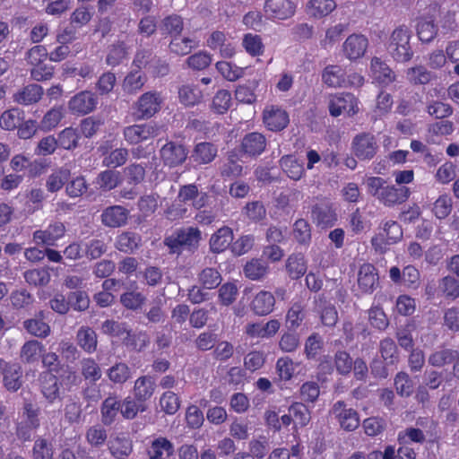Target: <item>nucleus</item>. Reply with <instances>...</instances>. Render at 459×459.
Returning <instances> with one entry per match:
<instances>
[{
    "label": "nucleus",
    "mask_w": 459,
    "mask_h": 459,
    "mask_svg": "<svg viewBox=\"0 0 459 459\" xmlns=\"http://www.w3.org/2000/svg\"><path fill=\"white\" fill-rule=\"evenodd\" d=\"M108 379L115 385H123L131 377V369L125 362H117L107 370Z\"/></svg>",
    "instance_id": "47"
},
{
    "label": "nucleus",
    "mask_w": 459,
    "mask_h": 459,
    "mask_svg": "<svg viewBox=\"0 0 459 459\" xmlns=\"http://www.w3.org/2000/svg\"><path fill=\"white\" fill-rule=\"evenodd\" d=\"M351 152L361 161L372 160L379 150L377 138L369 132L356 134L351 141Z\"/></svg>",
    "instance_id": "4"
},
{
    "label": "nucleus",
    "mask_w": 459,
    "mask_h": 459,
    "mask_svg": "<svg viewBox=\"0 0 459 459\" xmlns=\"http://www.w3.org/2000/svg\"><path fill=\"white\" fill-rule=\"evenodd\" d=\"M266 145L267 141L263 134L252 132L242 138L240 152L248 157H256L265 151Z\"/></svg>",
    "instance_id": "12"
},
{
    "label": "nucleus",
    "mask_w": 459,
    "mask_h": 459,
    "mask_svg": "<svg viewBox=\"0 0 459 459\" xmlns=\"http://www.w3.org/2000/svg\"><path fill=\"white\" fill-rule=\"evenodd\" d=\"M201 238V231L198 228H182L176 230L171 235L166 237L164 245L169 248L170 254L180 255L184 250H195Z\"/></svg>",
    "instance_id": "2"
},
{
    "label": "nucleus",
    "mask_w": 459,
    "mask_h": 459,
    "mask_svg": "<svg viewBox=\"0 0 459 459\" xmlns=\"http://www.w3.org/2000/svg\"><path fill=\"white\" fill-rule=\"evenodd\" d=\"M184 23L181 16L171 14L166 16L160 22L159 29L163 35L178 36L183 30Z\"/></svg>",
    "instance_id": "44"
},
{
    "label": "nucleus",
    "mask_w": 459,
    "mask_h": 459,
    "mask_svg": "<svg viewBox=\"0 0 459 459\" xmlns=\"http://www.w3.org/2000/svg\"><path fill=\"white\" fill-rule=\"evenodd\" d=\"M244 274L247 278L258 281L264 278L268 273V265L260 259H252L244 266Z\"/></svg>",
    "instance_id": "50"
},
{
    "label": "nucleus",
    "mask_w": 459,
    "mask_h": 459,
    "mask_svg": "<svg viewBox=\"0 0 459 459\" xmlns=\"http://www.w3.org/2000/svg\"><path fill=\"white\" fill-rule=\"evenodd\" d=\"M129 212L121 205L107 207L101 213V222L109 228H118L127 221Z\"/></svg>",
    "instance_id": "22"
},
{
    "label": "nucleus",
    "mask_w": 459,
    "mask_h": 459,
    "mask_svg": "<svg viewBox=\"0 0 459 459\" xmlns=\"http://www.w3.org/2000/svg\"><path fill=\"white\" fill-rule=\"evenodd\" d=\"M263 119L265 126L271 131H281L289 124V115L278 107L271 106L264 109Z\"/></svg>",
    "instance_id": "16"
},
{
    "label": "nucleus",
    "mask_w": 459,
    "mask_h": 459,
    "mask_svg": "<svg viewBox=\"0 0 459 459\" xmlns=\"http://www.w3.org/2000/svg\"><path fill=\"white\" fill-rule=\"evenodd\" d=\"M307 8L310 15L322 18L331 13L336 8V4L333 0H310Z\"/></svg>",
    "instance_id": "52"
},
{
    "label": "nucleus",
    "mask_w": 459,
    "mask_h": 459,
    "mask_svg": "<svg viewBox=\"0 0 459 459\" xmlns=\"http://www.w3.org/2000/svg\"><path fill=\"white\" fill-rule=\"evenodd\" d=\"M76 342L88 354L97 351L98 335L90 326H82L76 333Z\"/></svg>",
    "instance_id": "31"
},
{
    "label": "nucleus",
    "mask_w": 459,
    "mask_h": 459,
    "mask_svg": "<svg viewBox=\"0 0 459 459\" xmlns=\"http://www.w3.org/2000/svg\"><path fill=\"white\" fill-rule=\"evenodd\" d=\"M329 112L332 117L345 114L352 117L359 111L358 99L351 93H338L329 97Z\"/></svg>",
    "instance_id": "6"
},
{
    "label": "nucleus",
    "mask_w": 459,
    "mask_h": 459,
    "mask_svg": "<svg viewBox=\"0 0 459 459\" xmlns=\"http://www.w3.org/2000/svg\"><path fill=\"white\" fill-rule=\"evenodd\" d=\"M120 182L119 172L116 170L108 169L99 174L97 178V184L100 188L105 191H109L117 186Z\"/></svg>",
    "instance_id": "64"
},
{
    "label": "nucleus",
    "mask_w": 459,
    "mask_h": 459,
    "mask_svg": "<svg viewBox=\"0 0 459 459\" xmlns=\"http://www.w3.org/2000/svg\"><path fill=\"white\" fill-rule=\"evenodd\" d=\"M367 188L368 193L385 207L400 205L411 195L409 187L388 185L386 180L380 177L368 178Z\"/></svg>",
    "instance_id": "1"
},
{
    "label": "nucleus",
    "mask_w": 459,
    "mask_h": 459,
    "mask_svg": "<svg viewBox=\"0 0 459 459\" xmlns=\"http://www.w3.org/2000/svg\"><path fill=\"white\" fill-rule=\"evenodd\" d=\"M218 148L209 142H201L195 145L190 159L197 165L211 163L217 156Z\"/></svg>",
    "instance_id": "23"
},
{
    "label": "nucleus",
    "mask_w": 459,
    "mask_h": 459,
    "mask_svg": "<svg viewBox=\"0 0 459 459\" xmlns=\"http://www.w3.org/2000/svg\"><path fill=\"white\" fill-rule=\"evenodd\" d=\"M65 227L61 221L50 223L46 230H39L33 233V240L37 244L54 246L56 242L64 237Z\"/></svg>",
    "instance_id": "13"
},
{
    "label": "nucleus",
    "mask_w": 459,
    "mask_h": 459,
    "mask_svg": "<svg viewBox=\"0 0 459 459\" xmlns=\"http://www.w3.org/2000/svg\"><path fill=\"white\" fill-rule=\"evenodd\" d=\"M203 97V91L198 85L184 84L178 88V100L186 107L198 105Z\"/></svg>",
    "instance_id": "35"
},
{
    "label": "nucleus",
    "mask_w": 459,
    "mask_h": 459,
    "mask_svg": "<svg viewBox=\"0 0 459 459\" xmlns=\"http://www.w3.org/2000/svg\"><path fill=\"white\" fill-rule=\"evenodd\" d=\"M24 112L19 108L4 111L0 117V126L4 130H13L23 121Z\"/></svg>",
    "instance_id": "51"
},
{
    "label": "nucleus",
    "mask_w": 459,
    "mask_h": 459,
    "mask_svg": "<svg viewBox=\"0 0 459 459\" xmlns=\"http://www.w3.org/2000/svg\"><path fill=\"white\" fill-rule=\"evenodd\" d=\"M280 166L286 175L293 180H299L305 171L303 162L299 161L293 155L282 156L280 160Z\"/></svg>",
    "instance_id": "40"
},
{
    "label": "nucleus",
    "mask_w": 459,
    "mask_h": 459,
    "mask_svg": "<svg viewBox=\"0 0 459 459\" xmlns=\"http://www.w3.org/2000/svg\"><path fill=\"white\" fill-rule=\"evenodd\" d=\"M216 69L229 82H235L244 75V68L228 61L217 62Z\"/></svg>",
    "instance_id": "54"
},
{
    "label": "nucleus",
    "mask_w": 459,
    "mask_h": 459,
    "mask_svg": "<svg viewBox=\"0 0 459 459\" xmlns=\"http://www.w3.org/2000/svg\"><path fill=\"white\" fill-rule=\"evenodd\" d=\"M281 326L277 319L266 323H250L245 326V333L250 338H271L276 334Z\"/></svg>",
    "instance_id": "18"
},
{
    "label": "nucleus",
    "mask_w": 459,
    "mask_h": 459,
    "mask_svg": "<svg viewBox=\"0 0 459 459\" xmlns=\"http://www.w3.org/2000/svg\"><path fill=\"white\" fill-rule=\"evenodd\" d=\"M307 316L305 301L299 298L291 302L286 314V325L289 329L299 328Z\"/></svg>",
    "instance_id": "26"
},
{
    "label": "nucleus",
    "mask_w": 459,
    "mask_h": 459,
    "mask_svg": "<svg viewBox=\"0 0 459 459\" xmlns=\"http://www.w3.org/2000/svg\"><path fill=\"white\" fill-rule=\"evenodd\" d=\"M64 117L62 107H54L48 110L40 121L39 127L43 131H50L55 128Z\"/></svg>",
    "instance_id": "62"
},
{
    "label": "nucleus",
    "mask_w": 459,
    "mask_h": 459,
    "mask_svg": "<svg viewBox=\"0 0 459 459\" xmlns=\"http://www.w3.org/2000/svg\"><path fill=\"white\" fill-rule=\"evenodd\" d=\"M44 93L43 88L35 83L28 84L18 90L13 96V101L23 106L37 103Z\"/></svg>",
    "instance_id": "25"
},
{
    "label": "nucleus",
    "mask_w": 459,
    "mask_h": 459,
    "mask_svg": "<svg viewBox=\"0 0 459 459\" xmlns=\"http://www.w3.org/2000/svg\"><path fill=\"white\" fill-rule=\"evenodd\" d=\"M220 175L223 179H233L240 177L243 166L239 162L238 153L235 151L227 152L219 168Z\"/></svg>",
    "instance_id": "21"
},
{
    "label": "nucleus",
    "mask_w": 459,
    "mask_h": 459,
    "mask_svg": "<svg viewBox=\"0 0 459 459\" xmlns=\"http://www.w3.org/2000/svg\"><path fill=\"white\" fill-rule=\"evenodd\" d=\"M156 384L150 376H142L134 381V397L140 403H144L152 398L155 392Z\"/></svg>",
    "instance_id": "27"
},
{
    "label": "nucleus",
    "mask_w": 459,
    "mask_h": 459,
    "mask_svg": "<svg viewBox=\"0 0 459 459\" xmlns=\"http://www.w3.org/2000/svg\"><path fill=\"white\" fill-rule=\"evenodd\" d=\"M23 327L30 334L42 339L47 338L51 331L49 325L44 321L42 311L36 317L25 320Z\"/></svg>",
    "instance_id": "36"
},
{
    "label": "nucleus",
    "mask_w": 459,
    "mask_h": 459,
    "mask_svg": "<svg viewBox=\"0 0 459 459\" xmlns=\"http://www.w3.org/2000/svg\"><path fill=\"white\" fill-rule=\"evenodd\" d=\"M39 386L43 397L53 403L60 399V383L56 375L51 372H42L39 375Z\"/></svg>",
    "instance_id": "15"
},
{
    "label": "nucleus",
    "mask_w": 459,
    "mask_h": 459,
    "mask_svg": "<svg viewBox=\"0 0 459 459\" xmlns=\"http://www.w3.org/2000/svg\"><path fill=\"white\" fill-rule=\"evenodd\" d=\"M233 240L232 230L229 227H221L210 238V248L213 253H221L226 250Z\"/></svg>",
    "instance_id": "33"
},
{
    "label": "nucleus",
    "mask_w": 459,
    "mask_h": 459,
    "mask_svg": "<svg viewBox=\"0 0 459 459\" xmlns=\"http://www.w3.org/2000/svg\"><path fill=\"white\" fill-rule=\"evenodd\" d=\"M45 351L44 345L37 340H30L22 346L20 359L23 363L33 364L41 358Z\"/></svg>",
    "instance_id": "34"
},
{
    "label": "nucleus",
    "mask_w": 459,
    "mask_h": 459,
    "mask_svg": "<svg viewBox=\"0 0 459 459\" xmlns=\"http://www.w3.org/2000/svg\"><path fill=\"white\" fill-rule=\"evenodd\" d=\"M417 35L421 42L429 43L437 35V26L433 20L421 18L417 23Z\"/></svg>",
    "instance_id": "48"
},
{
    "label": "nucleus",
    "mask_w": 459,
    "mask_h": 459,
    "mask_svg": "<svg viewBox=\"0 0 459 459\" xmlns=\"http://www.w3.org/2000/svg\"><path fill=\"white\" fill-rule=\"evenodd\" d=\"M146 76L139 70L131 71L124 79L123 90L127 94H136L145 84Z\"/></svg>",
    "instance_id": "46"
},
{
    "label": "nucleus",
    "mask_w": 459,
    "mask_h": 459,
    "mask_svg": "<svg viewBox=\"0 0 459 459\" xmlns=\"http://www.w3.org/2000/svg\"><path fill=\"white\" fill-rule=\"evenodd\" d=\"M197 47L198 42L195 39L190 38L180 39L178 36L174 37L169 44L170 51L180 56L189 54L193 48Z\"/></svg>",
    "instance_id": "59"
},
{
    "label": "nucleus",
    "mask_w": 459,
    "mask_h": 459,
    "mask_svg": "<svg viewBox=\"0 0 459 459\" xmlns=\"http://www.w3.org/2000/svg\"><path fill=\"white\" fill-rule=\"evenodd\" d=\"M129 48L124 40H117L108 47L105 62L109 66L120 65L128 56Z\"/></svg>",
    "instance_id": "37"
},
{
    "label": "nucleus",
    "mask_w": 459,
    "mask_h": 459,
    "mask_svg": "<svg viewBox=\"0 0 459 459\" xmlns=\"http://www.w3.org/2000/svg\"><path fill=\"white\" fill-rule=\"evenodd\" d=\"M99 104L96 93L91 91H82L68 101V108L72 114L84 116L93 112Z\"/></svg>",
    "instance_id": "8"
},
{
    "label": "nucleus",
    "mask_w": 459,
    "mask_h": 459,
    "mask_svg": "<svg viewBox=\"0 0 459 459\" xmlns=\"http://www.w3.org/2000/svg\"><path fill=\"white\" fill-rule=\"evenodd\" d=\"M160 132V126L157 123L151 121L126 126L123 130V135L129 144H138L156 137Z\"/></svg>",
    "instance_id": "5"
},
{
    "label": "nucleus",
    "mask_w": 459,
    "mask_h": 459,
    "mask_svg": "<svg viewBox=\"0 0 459 459\" xmlns=\"http://www.w3.org/2000/svg\"><path fill=\"white\" fill-rule=\"evenodd\" d=\"M140 236L134 232H124L118 236L117 248L124 253H132L138 247Z\"/></svg>",
    "instance_id": "60"
},
{
    "label": "nucleus",
    "mask_w": 459,
    "mask_h": 459,
    "mask_svg": "<svg viewBox=\"0 0 459 459\" xmlns=\"http://www.w3.org/2000/svg\"><path fill=\"white\" fill-rule=\"evenodd\" d=\"M371 77L382 86H387L395 81L394 72L381 58L374 56L370 63Z\"/></svg>",
    "instance_id": "19"
},
{
    "label": "nucleus",
    "mask_w": 459,
    "mask_h": 459,
    "mask_svg": "<svg viewBox=\"0 0 459 459\" xmlns=\"http://www.w3.org/2000/svg\"><path fill=\"white\" fill-rule=\"evenodd\" d=\"M289 412L292 415L295 427H306L311 420L310 411L302 403H293L289 408Z\"/></svg>",
    "instance_id": "53"
},
{
    "label": "nucleus",
    "mask_w": 459,
    "mask_h": 459,
    "mask_svg": "<svg viewBox=\"0 0 459 459\" xmlns=\"http://www.w3.org/2000/svg\"><path fill=\"white\" fill-rule=\"evenodd\" d=\"M307 268L305 256L300 253L290 255L286 261L287 273L293 280L302 277L306 273Z\"/></svg>",
    "instance_id": "41"
},
{
    "label": "nucleus",
    "mask_w": 459,
    "mask_h": 459,
    "mask_svg": "<svg viewBox=\"0 0 459 459\" xmlns=\"http://www.w3.org/2000/svg\"><path fill=\"white\" fill-rule=\"evenodd\" d=\"M322 80L329 87H345L346 73L344 69L337 65H327L322 73Z\"/></svg>",
    "instance_id": "32"
},
{
    "label": "nucleus",
    "mask_w": 459,
    "mask_h": 459,
    "mask_svg": "<svg viewBox=\"0 0 459 459\" xmlns=\"http://www.w3.org/2000/svg\"><path fill=\"white\" fill-rule=\"evenodd\" d=\"M174 453V444L162 436L153 437L146 446L148 459H169Z\"/></svg>",
    "instance_id": "11"
},
{
    "label": "nucleus",
    "mask_w": 459,
    "mask_h": 459,
    "mask_svg": "<svg viewBox=\"0 0 459 459\" xmlns=\"http://www.w3.org/2000/svg\"><path fill=\"white\" fill-rule=\"evenodd\" d=\"M438 288L443 295L451 299L459 298V281L454 276L446 275L439 281Z\"/></svg>",
    "instance_id": "63"
},
{
    "label": "nucleus",
    "mask_w": 459,
    "mask_h": 459,
    "mask_svg": "<svg viewBox=\"0 0 459 459\" xmlns=\"http://www.w3.org/2000/svg\"><path fill=\"white\" fill-rule=\"evenodd\" d=\"M162 102L161 94L156 91L142 94L134 104L137 117L149 119L154 117L161 109Z\"/></svg>",
    "instance_id": "7"
},
{
    "label": "nucleus",
    "mask_w": 459,
    "mask_h": 459,
    "mask_svg": "<svg viewBox=\"0 0 459 459\" xmlns=\"http://www.w3.org/2000/svg\"><path fill=\"white\" fill-rule=\"evenodd\" d=\"M178 198L185 204L191 202L193 207L200 210L206 205L209 196L204 192H199L196 185L189 184L180 187Z\"/></svg>",
    "instance_id": "20"
},
{
    "label": "nucleus",
    "mask_w": 459,
    "mask_h": 459,
    "mask_svg": "<svg viewBox=\"0 0 459 459\" xmlns=\"http://www.w3.org/2000/svg\"><path fill=\"white\" fill-rule=\"evenodd\" d=\"M242 46L252 56H259L264 54V46L262 39L257 34L247 33L242 39Z\"/></svg>",
    "instance_id": "55"
},
{
    "label": "nucleus",
    "mask_w": 459,
    "mask_h": 459,
    "mask_svg": "<svg viewBox=\"0 0 459 459\" xmlns=\"http://www.w3.org/2000/svg\"><path fill=\"white\" fill-rule=\"evenodd\" d=\"M160 153L164 165L175 168L186 161L188 151L183 143L170 141L161 147Z\"/></svg>",
    "instance_id": "9"
},
{
    "label": "nucleus",
    "mask_w": 459,
    "mask_h": 459,
    "mask_svg": "<svg viewBox=\"0 0 459 459\" xmlns=\"http://www.w3.org/2000/svg\"><path fill=\"white\" fill-rule=\"evenodd\" d=\"M120 413L126 420H134L138 412H143L146 410L143 403L136 401L134 397L127 396L120 402Z\"/></svg>",
    "instance_id": "49"
},
{
    "label": "nucleus",
    "mask_w": 459,
    "mask_h": 459,
    "mask_svg": "<svg viewBox=\"0 0 459 459\" xmlns=\"http://www.w3.org/2000/svg\"><path fill=\"white\" fill-rule=\"evenodd\" d=\"M411 31L406 25L395 28L390 35L387 50L392 57L400 63L410 61L413 56V51L410 43Z\"/></svg>",
    "instance_id": "3"
},
{
    "label": "nucleus",
    "mask_w": 459,
    "mask_h": 459,
    "mask_svg": "<svg viewBox=\"0 0 459 459\" xmlns=\"http://www.w3.org/2000/svg\"><path fill=\"white\" fill-rule=\"evenodd\" d=\"M71 176L70 169L61 167L54 170L48 177L46 182L48 191L55 193L59 191L65 183L68 182Z\"/></svg>",
    "instance_id": "42"
},
{
    "label": "nucleus",
    "mask_w": 459,
    "mask_h": 459,
    "mask_svg": "<svg viewBox=\"0 0 459 459\" xmlns=\"http://www.w3.org/2000/svg\"><path fill=\"white\" fill-rule=\"evenodd\" d=\"M459 360V351L453 349L442 348L432 352L428 359L429 365L442 368Z\"/></svg>",
    "instance_id": "38"
},
{
    "label": "nucleus",
    "mask_w": 459,
    "mask_h": 459,
    "mask_svg": "<svg viewBox=\"0 0 459 459\" xmlns=\"http://www.w3.org/2000/svg\"><path fill=\"white\" fill-rule=\"evenodd\" d=\"M368 46V39L361 34H351L344 41V56L350 60H356L364 56Z\"/></svg>",
    "instance_id": "17"
},
{
    "label": "nucleus",
    "mask_w": 459,
    "mask_h": 459,
    "mask_svg": "<svg viewBox=\"0 0 459 459\" xmlns=\"http://www.w3.org/2000/svg\"><path fill=\"white\" fill-rule=\"evenodd\" d=\"M120 401L117 396L107 397L100 405L101 422L105 426H110L116 420L120 412Z\"/></svg>",
    "instance_id": "39"
},
{
    "label": "nucleus",
    "mask_w": 459,
    "mask_h": 459,
    "mask_svg": "<svg viewBox=\"0 0 459 459\" xmlns=\"http://www.w3.org/2000/svg\"><path fill=\"white\" fill-rule=\"evenodd\" d=\"M378 282L377 269L371 264H363L358 273V285L364 293H370L374 290Z\"/></svg>",
    "instance_id": "24"
},
{
    "label": "nucleus",
    "mask_w": 459,
    "mask_h": 459,
    "mask_svg": "<svg viewBox=\"0 0 459 459\" xmlns=\"http://www.w3.org/2000/svg\"><path fill=\"white\" fill-rule=\"evenodd\" d=\"M129 152L126 148H117L103 158L102 164L108 168L123 166L128 160Z\"/></svg>",
    "instance_id": "61"
},
{
    "label": "nucleus",
    "mask_w": 459,
    "mask_h": 459,
    "mask_svg": "<svg viewBox=\"0 0 459 459\" xmlns=\"http://www.w3.org/2000/svg\"><path fill=\"white\" fill-rule=\"evenodd\" d=\"M274 305V296L270 291L261 290L254 297L250 307L255 315L266 316L273 310Z\"/></svg>",
    "instance_id": "28"
},
{
    "label": "nucleus",
    "mask_w": 459,
    "mask_h": 459,
    "mask_svg": "<svg viewBox=\"0 0 459 459\" xmlns=\"http://www.w3.org/2000/svg\"><path fill=\"white\" fill-rule=\"evenodd\" d=\"M333 412L343 429L352 431L359 426V419L357 411L351 408H346L343 402L339 401L334 403Z\"/></svg>",
    "instance_id": "14"
},
{
    "label": "nucleus",
    "mask_w": 459,
    "mask_h": 459,
    "mask_svg": "<svg viewBox=\"0 0 459 459\" xmlns=\"http://www.w3.org/2000/svg\"><path fill=\"white\" fill-rule=\"evenodd\" d=\"M312 219L321 227L333 226L336 221V213L332 205L327 203L316 204L312 208Z\"/></svg>",
    "instance_id": "29"
},
{
    "label": "nucleus",
    "mask_w": 459,
    "mask_h": 459,
    "mask_svg": "<svg viewBox=\"0 0 459 459\" xmlns=\"http://www.w3.org/2000/svg\"><path fill=\"white\" fill-rule=\"evenodd\" d=\"M264 12L268 19L283 21L294 15L296 4L291 0H266Z\"/></svg>",
    "instance_id": "10"
},
{
    "label": "nucleus",
    "mask_w": 459,
    "mask_h": 459,
    "mask_svg": "<svg viewBox=\"0 0 459 459\" xmlns=\"http://www.w3.org/2000/svg\"><path fill=\"white\" fill-rule=\"evenodd\" d=\"M221 273L214 268H204L198 274V281L202 287L206 290H213L221 282Z\"/></svg>",
    "instance_id": "57"
},
{
    "label": "nucleus",
    "mask_w": 459,
    "mask_h": 459,
    "mask_svg": "<svg viewBox=\"0 0 459 459\" xmlns=\"http://www.w3.org/2000/svg\"><path fill=\"white\" fill-rule=\"evenodd\" d=\"M379 352L386 364H394L398 360V349L394 341L385 338L379 342Z\"/></svg>",
    "instance_id": "58"
},
{
    "label": "nucleus",
    "mask_w": 459,
    "mask_h": 459,
    "mask_svg": "<svg viewBox=\"0 0 459 459\" xmlns=\"http://www.w3.org/2000/svg\"><path fill=\"white\" fill-rule=\"evenodd\" d=\"M81 374L86 381L96 383L102 377L100 365L92 358H84L81 360Z\"/></svg>",
    "instance_id": "45"
},
{
    "label": "nucleus",
    "mask_w": 459,
    "mask_h": 459,
    "mask_svg": "<svg viewBox=\"0 0 459 459\" xmlns=\"http://www.w3.org/2000/svg\"><path fill=\"white\" fill-rule=\"evenodd\" d=\"M54 446L50 440L39 437L35 440L32 448L33 459H53Z\"/></svg>",
    "instance_id": "56"
},
{
    "label": "nucleus",
    "mask_w": 459,
    "mask_h": 459,
    "mask_svg": "<svg viewBox=\"0 0 459 459\" xmlns=\"http://www.w3.org/2000/svg\"><path fill=\"white\" fill-rule=\"evenodd\" d=\"M79 140L80 134L77 129L72 126L65 127L60 131L56 138L58 147L67 151L76 149L79 146Z\"/></svg>",
    "instance_id": "43"
},
{
    "label": "nucleus",
    "mask_w": 459,
    "mask_h": 459,
    "mask_svg": "<svg viewBox=\"0 0 459 459\" xmlns=\"http://www.w3.org/2000/svg\"><path fill=\"white\" fill-rule=\"evenodd\" d=\"M3 383L4 386L12 392L19 390L22 385V369L18 363H10L4 368Z\"/></svg>",
    "instance_id": "30"
}]
</instances>
